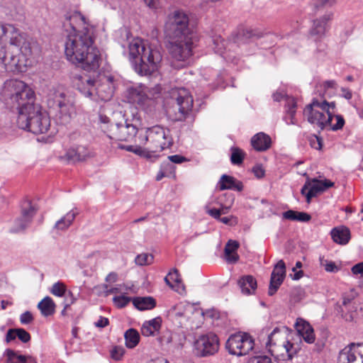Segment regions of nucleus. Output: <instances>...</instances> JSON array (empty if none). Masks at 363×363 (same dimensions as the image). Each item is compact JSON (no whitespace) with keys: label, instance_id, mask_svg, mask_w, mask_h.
Wrapping results in <instances>:
<instances>
[{"label":"nucleus","instance_id":"52","mask_svg":"<svg viewBox=\"0 0 363 363\" xmlns=\"http://www.w3.org/2000/svg\"><path fill=\"white\" fill-rule=\"evenodd\" d=\"M213 43L216 45L215 50L216 52L219 53L220 55H223V50L225 48V42L223 39L220 38H217L216 39L213 40Z\"/></svg>","mask_w":363,"mask_h":363},{"label":"nucleus","instance_id":"12","mask_svg":"<svg viewBox=\"0 0 363 363\" xmlns=\"http://www.w3.org/2000/svg\"><path fill=\"white\" fill-rule=\"evenodd\" d=\"M219 339L216 335L210 333L200 335L194 342L193 351L199 357L214 355L219 350Z\"/></svg>","mask_w":363,"mask_h":363},{"label":"nucleus","instance_id":"15","mask_svg":"<svg viewBox=\"0 0 363 363\" xmlns=\"http://www.w3.org/2000/svg\"><path fill=\"white\" fill-rule=\"evenodd\" d=\"M36 213V208L30 200H25L21 203V214L16 219L11 231L20 233L24 231L31 223Z\"/></svg>","mask_w":363,"mask_h":363},{"label":"nucleus","instance_id":"16","mask_svg":"<svg viewBox=\"0 0 363 363\" xmlns=\"http://www.w3.org/2000/svg\"><path fill=\"white\" fill-rule=\"evenodd\" d=\"M333 185L334 183L328 179H308L301 188V193L306 196V201L309 203L312 198L317 196L328 188L333 186Z\"/></svg>","mask_w":363,"mask_h":363},{"label":"nucleus","instance_id":"13","mask_svg":"<svg viewBox=\"0 0 363 363\" xmlns=\"http://www.w3.org/2000/svg\"><path fill=\"white\" fill-rule=\"evenodd\" d=\"M161 91V87L157 85L152 89H148L144 85L133 86L128 89L127 97L130 103L143 106L147 102L157 97Z\"/></svg>","mask_w":363,"mask_h":363},{"label":"nucleus","instance_id":"60","mask_svg":"<svg viewBox=\"0 0 363 363\" xmlns=\"http://www.w3.org/2000/svg\"><path fill=\"white\" fill-rule=\"evenodd\" d=\"M17 337L16 329H9L6 335V342H10Z\"/></svg>","mask_w":363,"mask_h":363},{"label":"nucleus","instance_id":"51","mask_svg":"<svg viewBox=\"0 0 363 363\" xmlns=\"http://www.w3.org/2000/svg\"><path fill=\"white\" fill-rule=\"evenodd\" d=\"M296 101L294 98L286 96V112H289L290 111H296Z\"/></svg>","mask_w":363,"mask_h":363},{"label":"nucleus","instance_id":"58","mask_svg":"<svg viewBox=\"0 0 363 363\" xmlns=\"http://www.w3.org/2000/svg\"><path fill=\"white\" fill-rule=\"evenodd\" d=\"M109 324V320L107 318L100 316L99 319L94 323V325L97 328H105Z\"/></svg>","mask_w":363,"mask_h":363},{"label":"nucleus","instance_id":"17","mask_svg":"<svg viewBox=\"0 0 363 363\" xmlns=\"http://www.w3.org/2000/svg\"><path fill=\"white\" fill-rule=\"evenodd\" d=\"M333 18L332 13H327L319 18L313 20L308 32V38L315 42L320 41L329 30V22Z\"/></svg>","mask_w":363,"mask_h":363},{"label":"nucleus","instance_id":"39","mask_svg":"<svg viewBox=\"0 0 363 363\" xmlns=\"http://www.w3.org/2000/svg\"><path fill=\"white\" fill-rule=\"evenodd\" d=\"M319 262L320 266L323 267L328 272H337L340 269L334 262L325 259L324 257H320Z\"/></svg>","mask_w":363,"mask_h":363},{"label":"nucleus","instance_id":"36","mask_svg":"<svg viewBox=\"0 0 363 363\" xmlns=\"http://www.w3.org/2000/svg\"><path fill=\"white\" fill-rule=\"evenodd\" d=\"M231 155L230 162L233 164L240 165L242 163L245 157V152L238 147H232L230 148Z\"/></svg>","mask_w":363,"mask_h":363},{"label":"nucleus","instance_id":"19","mask_svg":"<svg viewBox=\"0 0 363 363\" xmlns=\"http://www.w3.org/2000/svg\"><path fill=\"white\" fill-rule=\"evenodd\" d=\"M115 85L111 76H103L100 82L96 84L94 96H98L102 101H108L113 95Z\"/></svg>","mask_w":363,"mask_h":363},{"label":"nucleus","instance_id":"9","mask_svg":"<svg viewBox=\"0 0 363 363\" xmlns=\"http://www.w3.org/2000/svg\"><path fill=\"white\" fill-rule=\"evenodd\" d=\"M87 30H94L95 26L80 12L67 11L62 20L63 35L77 33Z\"/></svg>","mask_w":363,"mask_h":363},{"label":"nucleus","instance_id":"6","mask_svg":"<svg viewBox=\"0 0 363 363\" xmlns=\"http://www.w3.org/2000/svg\"><path fill=\"white\" fill-rule=\"evenodd\" d=\"M129 55L134 68L140 75H150L158 70L162 59L159 48L148 40L135 38L129 44Z\"/></svg>","mask_w":363,"mask_h":363},{"label":"nucleus","instance_id":"53","mask_svg":"<svg viewBox=\"0 0 363 363\" xmlns=\"http://www.w3.org/2000/svg\"><path fill=\"white\" fill-rule=\"evenodd\" d=\"M33 320V315L29 311H26L21 315L20 320L22 324H29Z\"/></svg>","mask_w":363,"mask_h":363},{"label":"nucleus","instance_id":"46","mask_svg":"<svg viewBox=\"0 0 363 363\" xmlns=\"http://www.w3.org/2000/svg\"><path fill=\"white\" fill-rule=\"evenodd\" d=\"M130 301V298L125 296H118L113 298L114 304L120 308L125 307Z\"/></svg>","mask_w":363,"mask_h":363},{"label":"nucleus","instance_id":"2","mask_svg":"<svg viewBox=\"0 0 363 363\" xmlns=\"http://www.w3.org/2000/svg\"><path fill=\"white\" fill-rule=\"evenodd\" d=\"M38 50L36 41L11 23H0V64L9 72H24Z\"/></svg>","mask_w":363,"mask_h":363},{"label":"nucleus","instance_id":"14","mask_svg":"<svg viewBox=\"0 0 363 363\" xmlns=\"http://www.w3.org/2000/svg\"><path fill=\"white\" fill-rule=\"evenodd\" d=\"M172 97L176 99V108L178 113L175 114L174 120L184 121L193 107V98L189 91L180 88L172 92Z\"/></svg>","mask_w":363,"mask_h":363},{"label":"nucleus","instance_id":"32","mask_svg":"<svg viewBox=\"0 0 363 363\" xmlns=\"http://www.w3.org/2000/svg\"><path fill=\"white\" fill-rule=\"evenodd\" d=\"M133 303L140 311L151 310L156 306V301L151 296L135 297Z\"/></svg>","mask_w":363,"mask_h":363},{"label":"nucleus","instance_id":"64","mask_svg":"<svg viewBox=\"0 0 363 363\" xmlns=\"http://www.w3.org/2000/svg\"><path fill=\"white\" fill-rule=\"evenodd\" d=\"M99 121L101 122V123L102 124L101 126V128L102 129V128H110V125H108L109 123V118L107 117L106 116H104V115H100L99 116Z\"/></svg>","mask_w":363,"mask_h":363},{"label":"nucleus","instance_id":"61","mask_svg":"<svg viewBox=\"0 0 363 363\" xmlns=\"http://www.w3.org/2000/svg\"><path fill=\"white\" fill-rule=\"evenodd\" d=\"M352 272L354 274H360L361 276H363V262L353 266Z\"/></svg>","mask_w":363,"mask_h":363},{"label":"nucleus","instance_id":"47","mask_svg":"<svg viewBox=\"0 0 363 363\" xmlns=\"http://www.w3.org/2000/svg\"><path fill=\"white\" fill-rule=\"evenodd\" d=\"M124 353L125 350L120 346H115L111 352V357L116 361L121 360Z\"/></svg>","mask_w":363,"mask_h":363},{"label":"nucleus","instance_id":"30","mask_svg":"<svg viewBox=\"0 0 363 363\" xmlns=\"http://www.w3.org/2000/svg\"><path fill=\"white\" fill-rule=\"evenodd\" d=\"M239 247V243L235 240H229L225 246V259L228 263L233 264L237 262L239 255L237 250Z\"/></svg>","mask_w":363,"mask_h":363},{"label":"nucleus","instance_id":"55","mask_svg":"<svg viewBox=\"0 0 363 363\" xmlns=\"http://www.w3.org/2000/svg\"><path fill=\"white\" fill-rule=\"evenodd\" d=\"M252 172L255 176L258 179L262 178L265 174V171L261 164H256L252 168Z\"/></svg>","mask_w":363,"mask_h":363},{"label":"nucleus","instance_id":"10","mask_svg":"<svg viewBox=\"0 0 363 363\" xmlns=\"http://www.w3.org/2000/svg\"><path fill=\"white\" fill-rule=\"evenodd\" d=\"M140 130L136 125L125 120L124 123H117L111 124L110 128H102V130L106 133L107 136L116 141H131L133 138H136L139 135Z\"/></svg>","mask_w":363,"mask_h":363},{"label":"nucleus","instance_id":"21","mask_svg":"<svg viewBox=\"0 0 363 363\" xmlns=\"http://www.w3.org/2000/svg\"><path fill=\"white\" fill-rule=\"evenodd\" d=\"M96 82L88 75H77L74 84L79 91L86 97L93 98Z\"/></svg>","mask_w":363,"mask_h":363},{"label":"nucleus","instance_id":"33","mask_svg":"<svg viewBox=\"0 0 363 363\" xmlns=\"http://www.w3.org/2000/svg\"><path fill=\"white\" fill-rule=\"evenodd\" d=\"M38 308L43 316H50L55 311V304L52 299L49 297H45L38 304Z\"/></svg>","mask_w":363,"mask_h":363},{"label":"nucleus","instance_id":"41","mask_svg":"<svg viewBox=\"0 0 363 363\" xmlns=\"http://www.w3.org/2000/svg\"><path fill=\"white\" fill-rule=\"evenodd\" d=\"M271 276H277L279 277H285L286 276V266L284 262L281 259L275 265Z\"/></svg>","mask_w":363,"mask_h":363},{"label":"nucleus","instance_id":"22","mask_svg":"<svg viewBox=\"0 0 363 363\" xmlns=\"http://www.w3.org/2000/svg\"><path fill=\"white\" fill-rule=\"evenodd\" d=\"M288 330L286 327L275 328L268 336L267 346L269 348L281 343H286L289 340L287 338Z\"/></svg>","mask_w":363,"mask_h":363},{"label":"nucleus","instance_id":"3","mask_svg":"<svg viewBox=\"0 0 363 363\" xmlns=\"http://www.w3.org/2000/svg\"><path fill=\"white\" fill-rule=\"evenodd\" d=\"M188 15L180 10L169 14L164 26V32L169 39V52L179 61H184L193 55L196 37L189 26Z\"/></svg>","mask_w":363,"mask_h":363},{"label":"nucleus","instance_id":"35","mask_svg":"<svg viewBox=\"0 0 363 363\" xmlns=\"http://www.w3.org/2000/svg\"><path fill=\"white\" fill-rule=\"evenodd\" d=\"M125 345L128 348H134L137 346L140 341V335L138 332L133 329H128L124 334Z\"/></svg>","mask_w":363,"mask_h":363},{"label":"nucleus","instance_id":"34","mask_svg":"<svg viewBox=\"0 0 363 363\" xmlns=\"http://www.w3.org/2000/svg\"><path fill=\"white\" fill-rule=\"evenodd\" d=\"M297 331L307 343L311 344L315 341L313 329L309 323H303L302 325H298Z\"/></svg>","mask_w":363,"mask_h":363},{"label":"nucleus","instance_id":"31","mask_svg":"<svg viewBox=\"0 0 363 363\" xmlns=\"http://www.w3.org/2000/svg\"><path fill=\"white\" fill-rule=\"evenodd\" d=\"M264 35V33L259 29L245 28L239 30L238 34V40L245 43L248 40L258 39L263 37Z\"/></svg>","mask_w":363,"mask_h":363},{"label":"nucleus","instance_id":"7","mask_svg":"<svg viewBox=\"0 0 363 363\" xmlns=\"http://www.w3.org/2000/svg\"><path fill=\"white\" fill-rule=\"evenodd\" d=\"M48 105L54 111L56 123L60 125L69 124L77 114L74 97L62 87L50 90Z\"/></svg>","mask_w":363,"mask_h":363},{"label":"nucleus","instance_id":"63","mask_svg":"<svg viewBox=\"0 0 363 363\" xmlns=\"http://www.w3.org/2000/svg\"><path fill=\"white\" fill-rule=\"evenodd\" d=\"M341 90V96L345 98L347 100H350L352 97V91L347 88L342 87L340 89Z\"/></svg>","mask_w":363,"mask_h":363},{"label":"nucleus","instance_id":"62","mask_svg":"<svg viewBox=\"0 0 363 363\" xmlns=\"http://www.w3.org/2000/svg\"><path fill=\"white\" fill-rule=\"evenodd\" d=\"M323 86L325 90L328 89H336L337 87V84L335 80H327L323 83Z\"/></svg>","mask_w":363,"mask_h":363},{"label":"nucleus","instance_id":"50","mask_svg":"<svg viewBox=\"0 0 363 363\" xmlns=\"http://www.w3.org/2000/svg\"><path fill=\"white\" fill-rule=\"evenodd\" d=\"M296 111H290L289 112H286V116L284 117V120L288 125H296L297 124V120L295 117Z\"/></svg>","mask_w":363,"mask_h":363},{"label":"nucleus","instance_id":"1","mask_svg":"<svg viewBox=\"0 0 363 363\" xmlns=\"http://www.w3.org/2000/svg\"><path fill=\"white\" fill-rule=\"evenodd\" d=\"M6 104L18 111V126L33 134L45 133L50 120L46 112L34 104L35 93L21 80L11 79L4 84L2 91Z\"/></svg>","mask_w":363,"mask_h":363},{"label":"nucleus","instance_id":"20","mask_svg":"<svg viewBox=\"0 0 363 363\" xmlns=\"http://www.w3.org/2000/svg\"><path fill=\"white\" fill-rule=\"evenodd\" d=\"M272 355L277 357L283 361H290L298 352V346L294 345L290 341L285 343L279 344L269 348Z\"/></svg>","mask_w":363,"mask_h":363},{"label":"nucleus","instance_id":"8","mask_svg":"<svg viewBox=\"0 0 363 363\" xmlns=\"http://www.w3.org/2000/svg\"><path fill=\"white\" fill-rule=\"evenodd\" d=\"M335 109V102L328 103L326 100L319 101L318 99H313L306 106L303 115L307 117V121L310 123L323 130L332 122Z\"/></svg>","mask_w":363,"mask_h":363},{"label":"nucleus","instance_id":"27","mask_svg":"<svg viewBox=\"0 0 363 363\" xmlns=\"http://www.w3.org/2000/svg\"><path fill=\"white\" fill-rule=\"evenodd\" d=\"M238 286L244 295L254 294L257 289V281L252 275H245L238 280Z\"/></svg>","mask_w":363,"mask_h":363},{"label":"nucleus","instance_id":"29","mask_svg":"<svg viewBox=\"0 0 363 363\" xmlns=\"http://www.w3.org/2000/svg\"><path fill=\"white\" fill-rule=\"evenodd\" d=\"M161 323L162 319L160 317L145 322L141 328L142 335L146 337L154 336L160 330Z\"/></svg>","mask_w":363,"mask_h":363},{"label":"nucleus","instance_id":"18","mask_svg":"<svg viewBox=\"0 0 363 363\" xmlns=\"http://www.w3.org/2000/svg\"><path fill=\"white\" fill-rule=\"evenodd\" d=\"M360 343H351L342 349L338 356V363H363V356L358 347Z\"/></svg>","mask_w":363,"mask_h":363},{"label":"nucleus","instance_id":"49","mask_svg":"<svg viewBox=\"0 0 363 363\" xmlns=\"http://www.w3.org/2000/svg\"><path fill=\"white\" fill-rule=\"evenodd\" d=\"M16 335L18 338L24 343L28 342L30 340V335L23 328H17Z\"/></svg>","mask_w":363,"mask_h":363},{"label":"nucleus","instance_id":"5","mask_svg":"<svg viewBox=\"0 0 363 363\" xmlns=\"http://www.w3.org/2000/svg\"><path fill=\"white\" fill-rule=\"evenodd\" d=\"M141 147H134L132 145L119 146L121 149H125L129 152H133L138 155L151 157V153H158L165 149L170 148L173 145V138L170 134V130L160 125H155L151 128L140 129L139 135L135 140Z\"/></svg>","mask_w":363,"mask_h":363},{"label":"nucleus","instance_id":"42","mask_svg":"<svg viewBox=\"0 0 363 363\" xmlns=\"http://www.w3.org/2000/svg\"><path fill=\"white\" fill-rule=\"evenodd\" d=\"M50 291L53 295L62 297L66 293V286L62 282L58 281L52 285Z\"/></svg>","mask_w":363,"mask_h":363},{"label":"nucleus","instance_id":"25","mask_svg":"<svg viewBox=\"0 0 363 363\" xmlns=\"http://www.w3.org/2000/svg\"><path fill=\"white\" fill-rule=\"evenodd\" d=\"M218 188L220 191L230 189L241 191L243 189V185L241 182L238 181L235 177L223 174L218 182Z\"/></svg>","mask_w":363,"mask_h":363},{"label":"nucleus","instance_id":"23","mask_svg":"<svg viewBox=\"0 0 363 363\" xmlns=\"http://www.w3.org/2000/svg\"><path fill=\"white\" fill-rule=\"evenodd\" d=\"M252 147L257 152H264L269 150L272 145L269 135L263 132L255 134L250 140Z\"/></svg>","mask_w":363,"mask_h":363},{"label":"nucleus","instance_id":"11","mask_svg":"<svg viewBox=\"0 0 363 363\" xmlns=\"http://www.w3.org/2000/svg\"><path fill=\"white\" fill-rule=\"evenodd\" d=\"M255 346L252 337L247 333H238L230 336L226 342V349L229 353L243 356L249 354Z\"/></svg>","mask_w":363,"mask_h":363},{"label":"nucleus","instance_id":"44","mask_svg":"<svg viewBox=\"0 0 363 363\" xmlns=\"http://www.w3.org/2000/svg\"><path fill=\"white\" fill-rule=\"evenodd\" d=\"M308 142L311 147L315 150H320L323 147V140L316 135H312L308 137Z\"/></svg>","mask_w":363,"mask_h":363},{"label":"nucleus","instance_id":"28","mask_svg":"<svg viewBox=\"0 0 363 363\" xmlns=\"http://www.w3.org/2000/svg\"><path fill=\"white\" fill-rule=\"evenodd\" d=\"M77 214L78 211L74 209L69 211L55 223L53 229L62 231L66 230L72 224Z\"/></svg>","mask_w":363,"mask_h":363},{"label":"nucleus","instance_id":"57","mask_svg":"<svg viewBox=\"0 0 363 363\" xmlns=\"http://www.w3.org/2000/svg\"><path fill=\"white\" fill-rule=\"evenodd\" d=\"M311 216L304 212H297V217H296V220L301 221V222H308L311 220Z\"/></svg>","mask_w":363,"mask_h":363},{"label":"nucleus","instance_id":"4","mask_svg":"<svg viewBox=\"0 0 363 363\" xmlns=\"http://www.w3.org/2000/svg\"><path fill=\"white\" fill-rule=\"evenodd\" d=\"M96 29L67 35L65 53L67 59L86 71H96L100 65L99 50L94 46Z\"/></svg>","mask_w":363,"mask_h":363},{"label":"nucleus","instance_id":"40","mask_svg":"<svg viewBox=\"0 0 363 363\" xmlns=\"http://www.w3.org/2000/svg\"><path fill=\"white\" fill-rule=\"evenodd\" d=\"M168 276H169V278L172 281L177 284L178 288L175 289L177 291L180 292V288H182V291L184 290V286L182 284V279L177 269H174L172 271L169 272Z\"/></svg>","mask_w":363,"mask_h":363},{"label":"nucleus","instance_id":"45","mask_svg":"<svg viewBox=\"0 0 363 363\" xmlns=\"http://www.w3.org/2000/svg\"><path fill=\"white\" fill-rule=\"evenodd\" d=\"M153 260V257L151 255L148 254H141L138 255L135 257V263L138 265L143 266L145 264H150Z\"/></svg>","mask_w":363,"mask_h":363},{"label":"nucleus","instance_id":"56","mask_svg":"<svg viewBox=\"0 0 363 363\" xmlns=\"http://www.w3.org/2000/svg\"><path fill=\"white\" fill-rule=\"evenodd\" d=\"M168 159L172 162L175 163V164H181V163L186 161V159L184 157L179 155H174L169 156Z\"/></svg>","mask_w":363,"mask_h":363},{"label":"nucleus","instance_id":"37","mask_svg":"<svg viewBox=\"0 0 363 363\" xmlns=\"http://www.w3.org/2000/svg\"><path fill=\"white\" fill-rule=\"evenodd\" d=\"M6 354L8 357L7 363H27V360L31 359L30 357L18 354L11 350H7Z\"/></svg>","mask_w":363,"mask_h":363},{"label":"nucleus","instance_id":"54","mask_svg":"<svg viewBox=\"0 0 363 363\" xmlns=\"http://www.w3.org/2000/svg\"><path fill=\"white\" fill-rule=\"evenodd\" d=\"M249 363H271V359L267 356L253 357Z\"/></svg>","mask_w":363,"mask_h":363},{"label":"nucleus","instance_id":"24","mask_svg":"<svg viewBox=\"0 0 363 363\" xmlns=\"http://www.w3.org/2000/svg\"><path fill=\"white\" fill-rule=\"evenodd\" d=\"M90 155V151L83 145L71 147L66 152L67 159L72 162L84 161Z\"/></svg>","mask_w":363,"mask_h":363},{"label":"nucleus","instance_id":"59","mask_svg":"<svg viewBox=\"0 0 363 363\" xmlns=\"http://www.w3.org/2000/svg\"><path fill=\"white\" fill-rule=\"evenodd\" d=\"M297 212L292 210H289L287 211H285L283 213V217L285 219L291 220H296V217H297Z\"/></svg>","mask_w":363,"mask_h":363},{"label":"nucleus","instance_id":"26","mask_svg":"<svg viewBox=\"0 0 363 363\" xmlns=\"http://www.w3.org/2000/svg\"><path fill=\"white\" fill-rule=\"evenodd\" d=\"M330 235L333 242L342 245L347 244L351 238L349 228L343 225L333 228Z\"/></svg>","mask_w":363,"mask_h":363},{"label":"nucleus","instance_id":"48","mask_svg":"<svg viewBox=\"0 0 363 363\" xmlns=\"http://www.w3.org/2000/svg\"><path fill=\"white\" fill-rule=\"evenodd\" d=\"M228 208H223L222 209L211 208L207 211V213L215 219L219 220L222 214L226 213Z\"/></svg>","mask_w":363,"mask_h":363},{"label":"nucleus","instance_id":"43","mask_svg":"<svg viewBox=\"0 0 363 363\" xmlns=\"http://www.w3.org/2000/svg\"><path fill=\"white\" fill-rule=\"evenodd\" d=\"M336 120V123L332 124V122H330V124H328V125H330V129L333 130H338L343 128L345 125V119L341 115H335L333 113V120Z\"/></svg>","mask_w":363,"mask_h":363},{"label":"nucleus","instance_id":"38","mask_svg":"<svg viewBox=\"0 0 363 363\" xmlns=\"http://www.w3.org/2000/svg\"><path fill=\"white\" fill-rule=\"evenodd\" d=\"M284 277H279L277 276H271L268 294L269 296H273L278 290L282 284Z\"/></svg>","mask_w":363,"mask_h":363}]
</instances>
